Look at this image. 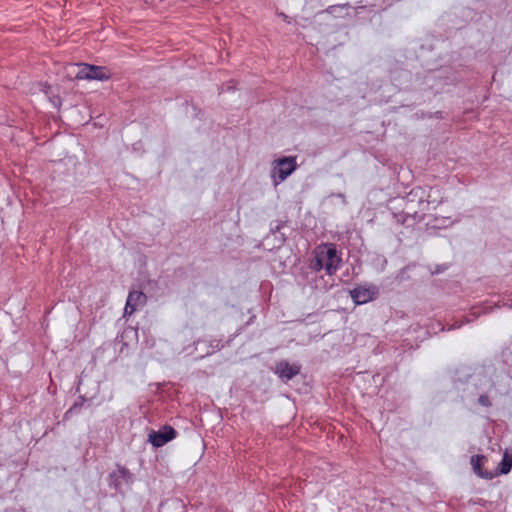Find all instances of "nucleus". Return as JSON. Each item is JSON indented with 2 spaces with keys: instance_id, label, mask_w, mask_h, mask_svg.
<instances>
[{
  "instance_id": "nucleus-3",
  "label": "nucleus",
  "mask_w": 512,
  "mask_h": 512,
  "mask_svg": "<svg viewBox=\"0 0 512 512\" xmlns=\"http://www.w3.org/2000/svg\"><path fill=\"white\" fill-rule=\"evenodd\" d=\"M75 78L79 80H108L110 74L107 73L106 69L101 66L80 63L78 71L75 73Z\"/></svg>"
},
{
  "instance_id": "nucleus-2",
  "label": "nucleus",
  "mask_w": 512,
  "mask_h": 512,
  "mask_svg": "<svg viewBox=\"0 0 512 512\" xmlns=\"http://www.w3.org/2000/svg\"><path fill=\"white\" fill-rule=\"evenodd\" d=\"M274 163L275 166L273 167L272 178L275 185L283 182L289 175L294 172L297 166L294 157H284L276 160Z\"/></svg>"
},
{
  "instance_id": "nucleus-9",
  "label": "nucleus",
  "mask_w": 512,
  "mask_h": 512,
  "mask_svg": "<svg viewBox=\"0 0 512 512\" xmlns=\"http://www.w3.org/2000/svg\"><path fill=\"white\" fill-rule=\"evenodd\" d=\"M512 468V451L506 450L498 466L497 474H507Z\"/></svg>"
},
{
  "instance_id": "nucleus-7",
  "label": "nucleus",
  "mask_w": 512,
  "mask_h": 512,
  "mask_svg": "<svg viewBox=\"0 0 512 512\" xmlns=\"http://www.w3.org/2000/svg\"><path fill=\"white\" fill-rule=\"evenodd\" d=\"M276 373L283 380H290L300 372V366L289 364L287 361H280L276 364Z\"/></svg>"
},
{
  "instance_id": "nucleus-1",
  "label": "nucleus",
  "mask_w": 512,
  "mask_h": 512,
  "mask_svg": "<svg viewBox=\"0 0 512 512\" xmlns=\"http://www.w3.org/2000/svg\"><path fill=\"white\" fill-rule=\"evenodd\" d=\"M341 263V257L334 244H323L315 250V260L312 263V268L320 271L325 269L328 275L334 274Z\"/></svg>"
},
{
  "instance_id": "nucleus-6",
  "label": "nucleus",
  "mask_w": 512,
  "mask_h": 512,
  "mask_svg": "<svg viewBox=\"0 0 512 512\" xmlns=\"http://www.w3.org/2000/svg\"><path fill=\"white\" fill-rule=\"evenodd\" d=\"M147 297L141 291H131L128 295L126 306L124 309L125 315L133 314L139 307L146 304Z\"/></svg>"
},
{
  "instance_id": "nucleus-11",
  "label": "nucleus",
  "mask_w": 512,
  "mask_h": 512,
  "mask_svg": "<svg viewBox=\"0 0 512 512\" xmlns=\"http://www.w3.org/2000/svg\"><path fill=\"white\" fill-rule=\"evenodd\" d=\"M478 403L484 407H490L492 405L488 395H480L478 398Z\"/></svg>"
},
{
  "instance_id": "nucleus-5",
  "label": "nucleus",
  "mask_w": 512,
  "mask_h": 512,
  "mask_svg": "<svg viewBox=\"0 0 512 512\" xmlns=\"http://www.w3.org/2000/svg\"><path fill=\"white\" fill-rule=\"evenodd\" d=\"M176 437V431L171 426H164L159 431H151L148 435L149 442L154 447H161Z\"/></svg>"
},
{
  "instance_id": "nucleus-12",
  "label": "nucleus",
  "mask_w": 512,
  "mask_h": 512,
  "mask_svg": "<svg viewBox=\"0 0 512 512\" xmlns=\"http://www.w3.org/2000/svg\"><path fill=\"white\" fill-rule=\"evenodd\" d=\"M118 472H119V474H120L122 477H127V476H129V472H128V470H127V469H125V468H120V469L118 470Z\"/></svg>"
},
{
  "instance_id": "nucleus-8",
  "label": "nucleus",
  "mask_w": 512,
  "mask_h": 512,
  "mask_svg": "<svg viewBox=\"0 0 512 512\" xmlns=\"http://www.w3.org/2000/svg\"><path fill=\"white\" fill-rule=\"evenodd\" d=\"M486 458L484 456L475 455L471 457V465L474 472L480 477L491 479L494 475L492 473H485L482 471V465Z\"/></svg>"
},
{
  "instance_id": "nucleus-10",
  "label": "nucleus",
  "mask_w": 512,
  "mask_h": 512,
  "mask_svg": "<svg viewBox=\"0 0 512 512\" xmlns=\"http://www.w3.org/2000/svg\"><path fill=\"white\" fill-rule=\"evenodd\" d=\"M79 67H80V64H69V65H67L65 67L66 76L70 80L76 79L75 78V73H76V71H78Z\"/></svg>"
},
{
  "instance_id": "nucleus-4",
  "label": "nucleus",
  "mask_w": 512,
  "mask_h": 512,
  "mask_svg": "<svg viewBox=\"0 0 512 512\" xmlns=\"http://www.w3.org/2000/svg\"><path fill=\"white\" fill-rule=\"evenodd\" d=\"M377 295L378 289L376 286H358L350 291V296L357 305L372 301L377 297Z\"/></svg>"
}]
</instances>
